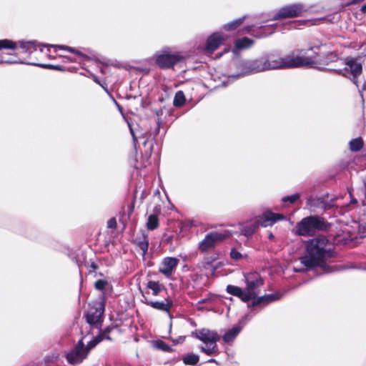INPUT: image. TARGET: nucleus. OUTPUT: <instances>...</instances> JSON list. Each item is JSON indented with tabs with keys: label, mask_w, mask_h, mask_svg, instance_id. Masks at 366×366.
<instances>
[{
	"label": "nucleus",
	"mask_w": 366,
	"mask_h": 366,
	"mask_svg": "<svg viewBox=\"0 0 366 366\" xmlns=\"http://www.w3.org/2000/svg\"><path fill=\"white\" fill-rule=\"evenodd\" d=\"M145 303L155 310L165 312H169L172 306V302L167 298L162 302L150 301L146 299Z\"/></svg>",
	"instance_id": "nucleus-16"
},
{
	"label": "nucleus",
	"mask_w": 366,
	"mask_h": 366,
	"mask_svg": "<svg viewBox=\"0 0 366 366\" xmlns=\"http://www.w3.org/2000/svg\"><path fill=\"white\" fill-rule=\"evenodd\" d=\"M184 59V56L179 52H172L169 49H164L155 56L156 64L162 69L173 66Z\"/></svg>",
	"instance_id": "nucleus-8"
},
{
	"label": "nucleus",
	"mask_w": 366,
	"mask_h": 366,
	"mask_svg": "<svg viewBox=\"0 0 366 366\" xmlns=\"http://www.w3.org/2000/svg\"><path fill=\"white\" fill-rule=\"evenodd\" d=\"M227 39L222 33H214L207 39L205 51L207 54H212Z\"/></svg>",
	"instance_id": "nucleus-12"
},
{
	"label": "nucleus",
	"mask_w": 366,
	"mask_h": 366,
	"mask_svg": "<svg viewBox=\"0 0 366 366\" xmlns=\"http://www.w3.org/2000/svg\"><path fill=\"white\" fill-rule=\"evenodd\" d=\"M305 11L304 5L301 4L287 5L281 8L274 16L273 19L293 18L302 15Z\"/></svg>",
	"instance_id": "nucleus-11"
},
{
	"label": "nucleus",
	"mask_w": 366,
	"mask_h": 366,
	"mask_svg": "<svg viewBox=\"0 0 366 366\" xmlns=\"http://www.w3.org/2000/svg\"><path fill=\"white\" fill-rule=\"evenodd\" d=\"M107 284V281L104 280H99L95 282L94 286L97 290H102L104 288Z\"/></svg>",
	"instance_id": "nucleus-27"
},
{
	"label": "nucleus",
	"mask_w": 366,
	"mask_h": 366,
	"mask_svg": "<svg viewBox=\"0 0 366 366\" xmlns=\"http://www.w3.org/2000/svg\"><path fill=\"white\" fill-rule=\"evenodd\" d=\"M269 237H270V238H272V237H273V235H272V234H270Z\"/></svg>",
	"instance_id": "nucleus-37"
},
{
	"label": "nucleus",
	"mask_w": 366,
	"mask_h": 366,
	"mask_svg": "<svg viewBox=\"0 0 366 366\" xmlns=\"http://www.w3.org/2000/svg\"><path fill=\"white\" fill-rule=\"evenodd\" d=\"M185 97L184 94L182 91H179L176 93L173 104L175 107H180L184 104Z\"/></svg>",
	"instance_id": "nucleus-22"
},
{
	"label": "nucleus",
	"mask_w": 366,
	"mask_h": 366,
	"mask_svg": "<svg viewBox=\"0 0 366 366\" xmlns=\"http://www.w3.org/2000/svg\"><path fill=\"white\" fill-rule=\"evenodd\" d=\"M322 223L321 220L315 217L304 218L297 226L296 233L299 235H310L316 229H321Z\"/></svg>",
	"instance_id": "nucleus-10"
},
{
	"label": "nucleus",
	"mask_w": 366,
	"mask_h": 366,
	"mask_svg": "<svg viewBox=\"0 0 366 366\" xmlns=\"http://www.w3.org/2000/svg\"><path fill=\"white\" fill-rule=\"evenodd\" d=\"M41 46H43V45L37 44L36 41H19L15 42L9 39L0 40V62L6 64L23 63L16 56L13 54L7 55V54L4 52V49L14 50L16 48H21L25 53H31L36 51L37 47H39L40 51L42 52L43 49Z\"/></svg>",
	"instance_id": "nucleus-3"
},
{
	"label": "nucleus",
	"mask_w": 366,
	"mask_h": 366,
	"mask_svg": "<svg viewBox=\"0 0 366 366\" xmlns=\"http://www.w3.org/2000/svg\"><path fill=\"white\" fill-rule=\"evenodd\" d=\"M158 224L159 220L157 217L154 214L149 215L147 223V228L150 230H153L157 227Z\"/></svg>",
	"instance_id": "nucleus-21"
},
{
	"label": "nucleus",
	"mask_w": 366,
	"mask_h": 366,
	"mask_svg": "<svg viewBox=\"0 0 366 366\" xmlns=\"http://www.w3.org/2000/svg\"><path fill=\"white\" fill-rule=\"evenodd\" d=\"M332 244L325 237L312 239L307 247V254L301 257V262L307 267L320 264L323 259L330 256Z\"/></svg>",
	"instance_id": "nucleus-2"
},
{
	"label": "nucleus",
	"mask_w": 366,
	"mask_h": 366,
	"mask_svg": "<svg viewBox=\"0 0 366 366\" xmlns=\"http://www.w3.org/2000/svg\"><path fill=\"white\" fill-rule=\"evenodd\" d=\"M362 147V141L361 139H355L350 142V147L352 151H358Z\"/></svg>",
	"instance_id": "nucleus-26"
},
{
	"label": "nucleus",
	"mask_w": 366,
	"mask_h": 366,
	"mask_svg": "<svg viewBox=\"0 0 366 366\" xmlns=\"http://www.w3.org/2000/svg\"><path fill=\"white\" fill-rule=\"evenodd\" d=\"M130 130H131V133H132V134L133 136L134 141L135 142L136 141V138H135L134 134L133 133V130L132 129Z\"/></svg>",
	"instance_id": "nucleus-34"
},
{
	"label": "nucleus",
	"mask_w": 366,
	"mask_h": 366,
	"mask_svg": "<svg viewBox=\"0 0 366 366\" xmlns=\"http://www.w3.org/2000/svg\"><path fill=\"white\" fill-rule=\"evenodd\" d=\"M86 338V337H83L79 340L76 347L66 354V360L69 363L78 364L81 362L86 358L89 350L94 347L103 339L102 336L94 337L93 340L88 341L86 346H85Z\"/></svg>",
	"instance_id": "nucleus-6"
},
{
	"label": "nucleus",
	"mask_w": 366,
	"mask_h": 366,
	"mask_svg": "<svg viewBox=\"0 0 366 366\" xmlns=\"http://www.w3.org/2000/svg\"><path fill=\"white\" fill-rule=\"evenodd\" d=\"M148 246H149V244L147 241H143V242H139V247L141 249V250L142 251V255H144L147 253V249H148Z\"/></svg>",
	"instance_id": "nucleus-29"
},
{
	"label": "nucleus",
	"mask_w": 366,
	"mask_h": 366,
	"mask_svg": "<svg viewBox=\"0 0 366 366\" xmlns=\"http://www.w3.org/2000/svg\"><path fill=\"white\" fill-rule=\"evenodd\" d=\"M147 288L152 290L153 295H158L164 288V286L155 281H149L147 283Z\"/></svg>",
	"instance_id": "nucleus-18"
},
{
	"label": "nucleus",
	"mask_w": 366,
	"mask_h": 366,
	"mask_svg": "<svg viewBox=\"0 0 366 366\" xmlns=\"http://www.w3.org/2000/svg\"><path fill=\"white\" fill-rule=\"evenodd\" d=\"M103 312L104 307L102 304H99L98 307L95 308L90 307L86 315L87 322L90 325L99 323L102 320Z\"/></svg>",
	"instance_id": "nucleus-15"
},
{
	"label": "nucleus",
	"mask_w": 366,
	"mask_h": 366,
	"mask_svg": "<svg viewBox=\"0 0 366 366\" xmlns=\"http://www.w3.org/2000/svg\"><path fill=\"white\" fill-rule=\"evenodd\" d=\"M253 44V41L249 38L244 37L242 39L236 41L235 46L237 49H247L250 47Z\"/></svg>",
	"instance_id": "nucleus-19"
},
{
	"label": "nucleus",
	"mask_w": 366,
	"mask_h": 366,
	"mask_svg": "<svg viewBox=\"0 0 366 366\" xmlns=\"http://www.w3.org/2000/svg\"><path fill=\"white\" fill-rule=\"evenodd\" d=\"M362 72V65L357 60L352 58H347L345 59V68L344 76L355 79Z\"/></svg>",
	"instance_id": "nucleus-13"
},
{
	"label": "nucleus",
	"mask_w": 366,
	"mask_h": 366,
	"mask_svg": "<svg viewBox=\"0 0 366 366\" xmlns=\"http://www.w3.org/2000/svg\"><path fill=\"white\" fill-rule=\"evenodd\" d=\"M351 203H356V200L355 199L352 198Z\"/></svg>",
	"instance_id": "nucleus-35"
},
{
	"label": "nucleus",
	"mask_w": 366,
	"mask_h": 366,
	"mask_svg": "<svg viewBox=\"0 0 366 366\" xmlns=\"http://www.w3.org/2000/svg\"><path fill=\"white\" fill-rule=\"evenodd\" d=\"M231 234L232 232L229 230L211 232L199 243V248L202 252L207 251L213 248L217 243L229 237Z\"/></svg>",
	"instance_id": "nucleus-9"
},
{
	"label": "nucleus",
	"mask_w": 366,
	"mask_h": 366,
	"mask_svg": "<svg viewBox=\"0 0 366 366\" xmlns=\"http://www.w3.org/2000/svg\"><path fill=\"white\" fill-rule=\"evenodd\" d=\"M362 10L363 11L366 10V6H362Z\"/></svg>",
	"instance_id": "nucleus-36"
},
{
	"label": "nucleus",
	"mask_w": 366,
	"mask_h": 366,
	"mask_svg": "<svg viewBox=\"0 0 366 366\" xmlns=\"http://www.w3.org/2000/svg\"><path fill=\"white\" fill-rule=\"evenodd\" d=\"M242 327L239 326H235L231 330H228L225 332V334L223 335V340L225 343H229L232 342L234 338L237 337V335L241 331Z\"/></svg>",
	"instance_id": "nucleus-17"
},
{
	"label": "nucleus",
	"mask_w": 366,
	"mask_h": 366,
	"mask_svg": "<svg viewBox=\"0 0 366 366\" xmlns=\"http://www.w3.org/2000/svg\"><path fill=\"white\" fill-rule=\"evenodd\" d=\"M183 361L186 365H196L199 361V356L194 354H189L184 357Z\"/></svg>",
	"instance_id": "nucleus-23"
},
{
	"label": "nucleus",
	"mask_w": 366,
	"mask_h": 366,
	"mask_svg": "<svg viewBox=\"0 0 366 366\" xmlns=\"http://www.w3.org/2000/svg\"><path fill=\"white\" fill-rule=\"evenodd\" d=\"M31 64L33 65H37V66H39L41 67H43V68H51V69H59V67L58 66H53V65H50V64H38V63H31Z\"/></svg>",
	"instance_id": "nucleus-31"
},
{
	"label": "nucleus",
	"mask_w": 366,
	"mask_h": 366,
	"mask_svg": "<svg viewBox=\"0 0 366 366\" xmlns=\"http://www.w3.org/2000/svg\"><path fill=\"white\" fill-rule=\"evenodd\" d=\"M243 19H239L235 21H233L229 24H227L224 26V29L226 31H232L237 29L239 26H240L242 23Z\"/></svg>",
	"instance_id": "nucleus-25"
},
{
	"label": "nucleus",
	"mask_w": 366,
	"mask_h": 366,
	"mask_svg": "<svg viewBox=\"0 0 366 366\" xmlns=\"http://www.w3.org/2000/svg\"><path fill=\"white\" fill-rule=\"evenodd\" d=\"M44 46H46V47H53L55 49H62V50H66V51H68L69 52H71V53H74V54H78V55H81V54L80 51L76 50L75 49H74L72 47L64 46V45L47 44V45H44Z\"/></svg>",
	"instance_id": "nucleus-24"
},
{
	"label": "nucleus",
	"mask_w": 366,
	"mask_h": 366,
	"mask_svg": "<svg viewBox=\"0 0 366 366\" xmlns=\"http://www.w3.org/2000/svg\"><path fill=\"white\" fill-rule=\"evenodd\" d=\"M247 287L244 290H242L240 287L228 285L227 291L230 295L238 297L243 302H248L251 300H254L258 295L257 289L262 286V280L256 274H249L245 276Z\"/></svg>",
	"instance_id": "nucleus-4"
},
{
	"label": "nucleus",
	"mask_w": 366,
	"mask_h": 366,
	"mask_svg": "<svg viewBox=\"0 0 366 366\" xmlns=\"http://www.w3.org/2000/svg\"><path fill=\"white\" fill-rule=\"evenodd\" d=\"M194 335L205 345L199 347L202 352L209 355L218 353L217 342L220 337L217 332L204 328L196 330Z\"/></svg>",
	"instance_id": "nucleus-7"
},
{
	"label": "nucleus",
	"mask_w": 366,
	"mask_h": 366,
	"mask_svg": "<svg viewBox=\"0 0 366 366\" xmlns=\"http://www.w3.org/2000/svg\"><path fill=\"white\" fill-rule=\"evenodd\" d=\"M157 345L159 349H162V350L164 351L168 350L169 348V347L163 342H158L157 343Z\"/></svg>",
	"instance_id": "nucleus-32"
},
{
	"label": "nucleus",
	"mask_w": 366,
	"mask_h": 366,
	"mask_svg": "<svg viewBox=\"0 0 366 366\" xmlns=\"http://www.w3.org/2000/svg\"><path fill=\"white\" fill-rule=\"evenodd\" d=\"M280 298V295L279 294H272V295H268L267 296H264V297H261L259 298H258L257 300V302H256V304H260V303H262V302H273V301H275L277 300H279Z\"/></svg>",
	"instance_id": "nucleus-20"
},
{
	"label": "nucleus",
	"mask_w": 366,
	"mask_h": 366,
	"mask_svg": "<svg viewBox=\"0 0 366 366\" xmlns=\"http://www.w3.org/2000/svg\"><path fill=\"white\" fill-rule=\"evenodd\" d=\"M299 199V194H295L291 196L285 197L282 199L284 202L290 201V203L295 202L296 200Z\"/></svg>",
	"instance_id": "nucleus-28"
},
{
	"label": "nucleus",
	"mask_w": 366,
	"mask_h": 366,
	"mask_svg": "<svg viewBox=\"0 0 366 366\" xmlns=\"http://www.w3.org/2000/svg\"><path fill=\"white\" fill-rule=\"evenodd\" d=\"M230 256H231L232 259H235V260H237V259H239L240 258H242V254L236 249H232V251L230 252Z\"/></svg>",
	"instance_id": "nucleus-30"
},
{
	"label": "nucleus",
	"mask_w": 366,
	"mask_h": 366,
	"mask_svg": "<svg viewBox=\"0 0 366 366\" xmlns=\"http://www.w3.org/2000/svg\"><path fill=\"white\" fill-rule=\"evenodd\" d=\"M284 219L285 217L282 214L266 212L262 216L257 217L249 222L239 223L238 227L241 234L249 237L255 232L259 225L266 227L273 224L278 220Z\"/></svg>",
	"instance_id": "nucleus-5"
},
{
	"label": "nucleus",
	"mask_w": 366,
	"mask_h": 366,
	"mask_svg": "<svg viewBox=\"0 0 366 366\" xmlns=\"http://www.w3.org/2000/svg\"><path fill=\"white\" fill-rule=\"evenodd\" d=\"M315 61L310 57L300 56L294 53L284 57H281L276 54H271L249 62L243 75L271 69H284L309 66L315 64Z\"/></svg>",
	"instance_id": "nucleus-1"
},
{
	"label": "nucleus",
	"mask_w": 366,
	"mask_h": 366,
	"mask_svg": "<svg viewBox=\"0 0 366 366\" xmlns=\"http://www.w3.org/2000/svg\"><path fill=\"white\" fill-rule=\"evenodd\" d=\"M116 225V221L114 219H110L108 222V226L109 227H114Z\"/></svg>",
	"instance_id": "nucleus-33"
},
{
	"label": "nucleus",
	"mask_w": 366,
	"mask_h": 366,
	"mask_svg": "<svg viewBox=\"0 0 366 366\" xmlns=\"http://www.w3.org/2000/svg\"><path fill=\"white\" fill-rule=\"evenodd\" d=\"M179 263V259L174 257L164 258L159 267V272L166 277H170L175 270Z\"/></svg>",
	"instance_id": "nucleus-14"
}]
</instances>
